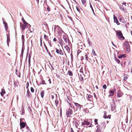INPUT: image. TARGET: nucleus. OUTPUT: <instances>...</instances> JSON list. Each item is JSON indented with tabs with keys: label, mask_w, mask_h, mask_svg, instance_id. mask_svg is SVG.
<instances>
[{
	"label": "nucleus",
	"mask_w": 132,
	"mask_h": 132,
	"mask_svg": "<svg viewBox=\"0 0 132 132\" xmlns=\"http://www.w3.org/2000/svg\"><path fill=\"white\" fill-rule=\"evenodd\" d=\"M117 37L120 40H124L125 39L124 37L123 36L121 31L120 30L116 31Z\"/></svg>",
	"instance_id": "obj_1"
},
{
	"label": "nucleus",
	"mask_w": 132,
	"mask_h": 132,
	"mask_svg": "<svg viewBox=\"0 0 132 132\" xmlns=\"http://www.w3.org/2000/svg\"><path fill=\"white\" fill-rule=\"evenodd\" d=\"M89 121L87 120H83L82 121V122L81 126L84 125H87L89 126V127H91V120H90Z\"/></svg>",
	"instance_id": "obj_2"
},
{
	"label": "nucleus",
	"mask_w": 132,
	"mask_h": 132,
	"mask_svg": "<svg viewBox=\"0 0 132 132\" xmlns=\"http://www.w3.org/2000/svg\"><path fill=\"white\" fill-rule=\"evenodd\" d=\"M97 129L96 131V132H101V129H104L105 127V124L104 123H102L101 125H98L96 126Z\"/></svg>",
	"instance_id": "obj_3"
},
{
	"label": "nucleus",
	"mask_w": 132,
	"mask_h": 132,
	"mask_svg": "<svg viewBox=\"0 0 132 132\" xmlns=\"http://www.w3.org/2000/svg\"><path fill=\"white\" fill-rule=\"evenodd\" d=\"M124 46L126 48L127 52L129 53L130 51V46L128 42L126 41L124 43Z\"/></svg>",
	"instance_id": "obj_4"
},
{
	"label": "nucleus",
	"mask_w": 132,
	"mask_h": 132,
	"mask_svg": "<svg viewBox=\"0 0 132 132\" xmlns=\"http://www.w3.org/2000/svg\"><path fill=\"white\" fill-rule=\"evenodd\" d=\"M126 3L125 2H123L122 3V5L120 7V9L123 12L127 13V10L126 9Z\"/></svg>",
	"instance_id": "obj_5"
},
{
	"label": "nucleus",
	"mask_w": 132,
	"mask_h": 132,
	"mask_svg": "<svg viewBox=\"0 0 132 132\" xmlns=\"http://www.w3.org/2000/svg\"><path fill=\"white\" fill-rule=\"evenodd\" d=\"M20 26L22 28V31H23L25 28L30 27L31 26L29 24H23L20 23Z\"/></svg>",
	"instance_id": "obj_6"
},
{
	"label": "nucleus",
	"mask_w": 132,
	"mask_h": 132,
	"mask_svg": "<svg viewBox=\"0 0 132 132\" xmlns=\"http://www.w3.org/2000/svg\"><path fill=\"white\" fill-rule=\"evenodd\" d=\"M73 110L70 109H69L66 110V114L67 117H69L72 114Z\"/></svg>",
	"instance_id": "obj_7"
},
{
	"label": "nucleus",
	"mask_w": 132,
	"mask_h": 132,
	"mask_svg": "<svg viewBox=\"0 0 132 132\" xmlns=\"http://www.w3.org/2000/svg\"><path fill=\"white\" fill-rule=\"evenodd\" d=\"M57 28L58 29L57 32L59 34H62L63 31L62 29L57 26H55L54 28V31H55Z\"/></svg>",
	"instance_id": "obj_8"
},
{
	"label": "nucleus",
	"mask_w": 132,
	"mask_h": 132,
	"mask_svg": "<svg viewBox=\"0 0 132 132\" xmlns=\"http://www.w3.org/2000/svg\"><path fill=\"white\" fill-rule=\"evenodd\" d=\"M111 110L113 111L116 109V105L115 103L114 102H113L111 104Z\"/></svg>",
	"instance_id": "obj_9"
},
{
	"label": "nucleus",
	"mask_w": 132,
	"mask_h": 132,
	"mask_svg": "<svg viewBox=\"0 0 132 132\" xmlns=\"http://www.w3.org/2000/svg\"><path fill=\"white\" fill-rule=\"evenodd\" d=\"M63 39L66 43H67L68 40V38L67 35H65L63 36Z\"/></svg>",
	"instance_id": "obj_10"
},
{
	"label": "nucleus",
	"mask_w": 132,
	"mask_h": 132,
	"mask_svg": "<svg viewBox=\"0 0 132 132\" xmlns=\"http://www.w3.org/2000/svg\"><path fill=\"white\" fill-rule=\"evenodd\" d=\"M86 107L89 109H90L94 106V105L92 103H87L85 105Z\"/></svg>",
	"instance_id": "obj_11"
},
{
	"label": "nucleus",
	"mask_w": 132,
	"mask_h": 132,
	"mask_svg": "<svg viewBox=\"0 0 132 132\" xmlns=\"http://www.w3.org/2000/svg\"><path fill=\"white\" fill-rule=\"evenodd\" d=\"M2 20L3 21V23L4 24V26L6 31L7 30V29H8V27L7 26V23L5 22L4 21V18H2Z\"/></svg>",
	"instance_id": "obj_12"
},
{
	"label": "nucleus",
	"mask_w": 132,
	"mask_h": 132,
	"mask_svg": "<svg viewBox=\"0 0 132 132\" xmlns=\"http://www.w3.org/2000/svg\"><path fill=\"white\" fill-rule=\"evenodd\" d=\"M20 125L21 129L23 128L26 126V123L23 122H20Z\"/></svg>",
	"instance_id": "obj_13"
},
{
	"label": "nucleus",
	"mask_w": 132,
	"mask_h": 132,
	"mask_svg": "<svg viewBox=\"0 0 132 132\" xmlns=\"http://www.w3.org/2000/svg\"><path fill=\"white\" fill-rule=\"evenodd\" d=\"M104 118H110V116L109 115L108 116H107L106 115V112L105 111H104Z\"/></svg>",
	"instance_id": "obj_14"
},
{
	"label": "nucleus",
	"mask_w": 132,
	"mask_h": 132,
	"mask_svg": "<svg viewBox=\"0 0 132 132\" xmlns=\"http://www.w3.org/2000/svg\"><path fill=\"white\" fill-rule=\"evenodd\" d=\"M74 104L77 108H78L79 109H81V105L80 104L75 102L74 103Z\"/></svg>",
	"instance_id": "obj_15"
},
{
	"label": "nucleus",
	"mask_w": 132,
	"mask_h": 132,
	"mask_svg": "<svg viewBox=\"0 0 132 132\" xmlns=\"http://www.w3.org/2000/svg\"><path fill=\"white\" fill-rule=\"evenodd\" d=\"M113 18L114 22H116L117 25H119L120 24V23L118 20L117 17H113Z\"/></svg>",
	"instance_id": "obj_16"
},
{
	"label": "nucleus",
	"mask_w": 132,
	"mask_h": 132,
	"mask_svg": "<svg viewBox=\"0 0 132 132\" xmlns=\"http://www.w3.org/2000/svg\"><path fill=\"white\" fill-rule=\"evenodd\" d=\"M5 93V92L4 89H2L1 90V94L2 96H3L4 94Z\"/></svg>",
	"instance_id": "obj_17"
},
{
	"label": "nucleus",
	"mask_w": 132,
	"mask_h": 132,
	"mask_svg": "<svg viewBox=\"0 0 132 132\" xmlns=\"http://www.w3.org/2000/svg\"><path fill=\"white\" fill-rule=\"evenodd\" d=\"M87 99L89 101H91L92 100V95H88L87 96Z\"/></svg>",
	"instance_id": "obj_18"
},
{
	"label": "nucleus",
	"mask_w": 132,
	"mask_h": 132,
	"mask_svg": "<svg viewBox=\"0 0 132 132\" xmlns=\"http://www.w3.org/2000/svg\"><path fill=\"white\" fill-rule=\"evenodd\" d=\"M22 46H24V36L23 35H22Z\"/></svg>",
	"instance_id": "obj_19"
},
{
	"label": "nucleus",
	"mask_w": 132,
	"mask_h": 132,
	"mask_svg": "<svg viewBox=\"0 0 132 132\" xmlns=\"http://www.w3.org/2000/svg\"><path fill=\"white\" fill-rule=\"evenodd\" d=\"M64 48L69 53L70 52V48L67 45L65 46Z\"/></svg>",
	"instance_id": "obj_20"
},
{
	"label": "nucleus",
	"mask_w": 132,
	"mask_h": 132,
	"mask_svg": "<svg viewBox=\"0 0 132 132\" xmlns=\"http://www.w3.org/2000/svg\"><path fill=\"white\" fill-rule=\"evenodd\" d=\"M116 91V90H115V89H114L112 90H110L109 93L113 95L114 94V92Z\"/></svg>",
	"instance_id": "obj_21"
},
{
	"label": "nucleus",
	"mask_w": 132,
	"mask_h": 132,
	"mask_svg": "<svg viewBox=\"0 0 132 132\" xmlns=\"http://www.w3.org/2000/svg\"><path fill=\"white\" fill-rule=\"evenodd\" d=\"M7 46H9V42L10 41V37L9 36H8L7 35Z\"/></svg>",
	"instance_id": "obj_22"
},
{
	"label": "nucleus",
	"mask_w": 132,
	"mask_h": 132,
	"mask_svg": "<svg viewBox=\"0 0 132 132\" xmlns=\"http://www.w3.org/2000/svg\"><path fill=\"white\" fill-rule=\"evenodd\" d=\"M30 92H29L28 89L27 90V96L28 98L30 96Z\"/></svg>",
	"instance_id": "obj_23"
},
{
	"label": "nucleus",
	"mask_w": 132,
	"mask_h": 132,
	"mask_svg": "<svg viewBox=\"0 0 132 132\" xmlns=\"http://www.w3.org/2000/svg\"><path fill=\"white\" fill-rule=\"evenodd\" d=\"M122 57H126L125 55V54H121V55H120L119 56H118V57L119 59H120V58H121Z\"/></svg>",
	"instance_id": "obj_24"
},
{
	"label": "nucleus",
	"mask_w": 132,
	"mask_h": 132,
	"mask_svg": "<svg viewBox=\"0 0 132 132\" xmlns=\"http://www.w3.org/2000/svg\"><path fill=\"white\" fill-rule=\"evenodd\" d=\"M44 92L43 90L42 91L40 92V95L41 97L43 98L44 97Z\"/></svg>",
	"instance_id": "obj_25"
},
{
	"label": "nucleus",
	"mask_w": 132,
	"mask_h": 132,
	"mask_svg": "<svg viewBox=\"0 0 132 132\" xmlns=\"http://www.w3.org/2000/svg\"><path fill=\"white\" fill-rule=\"evenodd\" d=\"M79 76L80 81H82L83 80V78L81 76V74H80L79 75L78 74Z\"/></svg>",
	"instance_id": "obj_26"
},
{
	"label": "nucleus",
	"mask_w": 132,
	"mask_h": 132,
	"mask_svg": "<svg viewBox=\"0 0 132 132\" xmlns=\"http://www.w3.org/2000/svg\"><path fill=\"white\" fill-rule=\"evenodd\" d=\"M68 74L70 76H72L73 75V73L72 71L70 70H69L68 71Z\"/></svg>",
	"instance_id": "obj_27"
},
{
	"label": "nucleus",
	"mask_w": 132,
	"mask_h": 132,
	"mask_svg": "<svg viewBox=\"0 0 132 132\" xmlns=\"http://www.w3.org/2000/svg\"><path fill=\"white\" fill-rule=\"evenodd\" d=\"M88 43V44L89 46H90L92 45V43L90 41L89 39L88 38L87 40Z\"/></svg>",
	"instance_id": "obj_28"
},
{
	"label": "nucleus",
	"mask_w": 132,
	"mask_h": 132,
	"mask_svg": "<svg viewBox=\"0 0 132 132\" xmlns=\"http://www.w3.org/2000/svg\"><path fill=\"white\" fill-rule=\"evenodd\" d=\"M82 3L83 5H85L86 3V0H81Z\"/></svg>",
	"instance_id": "obj_29"
},
{
	"label": "nucleus",
	"mask_w": 132,
	"mask_h": 132,
	"mask_svg": "<svg viewBox=\"0 0 132 132\" xmlns=\"http://www.w3.org/2000/svg\"><path fill=\"white\" fill-rule=\"evenodd\" d=\"M115 60L116 62L118 64L120 63V61L119 60L117 59L115 57Z\"/></svg>",
	"instance_id": "obj_30"
},
{
	"label": "nucleus",
	"mask_w": 132,
	"mask_h": 132,
	"mask_svg": "<svg viewBox=\"0 0 132 132\" xmlns=\"http://www.w3.org/2000/svg\"><path fill=\"white\" fill-rule=\"evenodd\" d=\"M22 21L23 24H28L26 22L25 20L23 18H22Z\"/></svg>",
	"instance_id": "obj_31"
},
{
	"label": "nucleus",
	"mask_w": 132,
	"mask_h": 132,
	"mask_svg": "<svg viewBox=\"0 0 132 132\" xmlns=\"http://www.w3.org/2000/svg\"><path fill=\"white\" fill-rule=\"evenodd\" d=\"M121 96V93L120 92H119L117 94V97H120Z\"/></svg>",
	"instance_id": "obj_32"
},
{
	"label": "nucleus",
	"mask_w": 132,
	"mask_h": 132,
	"mask_svg": "<svg viewBox=\"0 0 132 132\" xmlns=\"http://www.w3.org/2000/svg\"><path fill=\"white\" fill-rule=\"evenodd\" d=\"M92 53L94 55H96L95 53V51L94 49H93L92 50Z\"/></svg>",
	"instance_id": "obj_33"
},
{
	"label": "nucleus",
	"mask_w": 132,
	"mask_h": 132,
	"mask_svg": "<svg viewBox=\"0 0 132 132\" xmlns=\"http://www.w3.org/2000/svg\"><path fill=\"white\" fill-rule=\"evenodd\" d=\"M75 125L76 127L77 128L78 127V122L76 121H75Z\"/></svg>",
	"instance_id": "obj_34"
},
{
	"label": "nucleus",
	"mask_w": 132,
	"mask_h": 132,
	"mask_svg": "<svg viewBox=\"0 0 132 132\" xmlns=\"http://www.w3.org/2000/svg\"><path fill=\"white\" fill-rule=\"evenodd\" d=\"M119 21L120 22H122L123 23H124V22H125V21H124V20H123L121 18H119Z\"/></svg>",
	"instance_id": "obj_35"
},
{
	"label": "nucleus",
	"mask_w": 132,
	"mask_h": 132,
	"mask_svg": "<svg viewBox=\"0 0 132 132\" xmlns=\"http://www.w3.org/2000/svg\"><path fill=\"white\" fill-rule=\"evenodd\" d=\"M59 54H60L61 55H63V53L62 50H60V52H59Z\"/></svg>",
	"instance_id": "obj_36"
},
{
	"label": "nucleus",
	"mask_w": 132,
	"mask_h": 132,
	"mask_svg": "<svg viewBox=\"0 0 132 132\" xmlns=\"http://www.w3.org/2000/svg\"><path fill=\"white\" fill-rule=\"evenodd\" d=\"M56 49V52L58 54H59V52H60V50H59V49H57L56 48H55Z\"/></svg>",
	"instance_id": "obj_37"
},
{
	"label": "nucleus",
	"mask_w": 132,
	"mask_h": 132,
	"mask_svg": "<svg viewBox=\"0 0 132 132\" xmlns=\"http://www.w3.org/2000/svg\"><path fill=\"white\" fill-rule=\"evenodd\" d=\"M97 120H98L97 119H95V120H94V122H95V125H97V124H98V122H97Z\"/></svg>",
	"instance_id": "obj_38"
},
{
	"label": "nucleus",
	"mask_w": 132,
	"mask_h": 132,
	"mask_svg": "<svg viewBox=\"0 0 132 132\" xmlns=\"http://www.w3.org/2000/svg\"><path fill=\"white\" fill-rule=\"evenodd\" d=\"M14 85L15 87L18 86V83L16 82H14Z\"/></svg>",
	"instance_id": "obj_39"
},
{
	"label": "nucleus",
	"mask_w": 132,
	"mask_h": 132,
	"mask_svg": "<svg viewBox=\"0 0 132 132\" xmlns=\"http://www.w3.org/2000/svg\"><path fill=\"white\" fill-rule=\"evenodd\" d=\"M106 85L105 84H104V85H103V88L104 89H106Z\"/></svg>",
	"instance_id": "obj_40"
},
{
	"label": "nucleus",
	"mask_w": 132,
	"mask_h": 132,
	"mask_svg": "<svg viewBox=\"0 0 132 132\" xmlns=\"http://www.w3.org/2000/svg\"><path fill=\"white\" fill-rule=\"evenodd\" d=\"M85 59H86V60H88V56L87 54H86L85 55Z\"/></svg>",
	"instance_id": "obj_41"
},
{
	"label": "nucleus",
	"mask_w": 132,
	"mask_h": 132,
	"mask_svg": "<svg viewBox=\"0 0 132 132\" xmlns=\"http://www.w3.org/2000/svg\"><path fill=\"white\" fill-rule=\"evenodd\" d=\"M51 41H48V43L49 44V45L51 47L52 46V45L51 44Z\"/></svg>",
	"instance_id": "obj_42"
},
{
	"label": "nucleus",
	"mask_w": 132,
	"mask_h": 132,
	"mask_svg": "<svg viewBox=\"0 0 132 132\" xmlns=\"http://www.w3.org/2000/svg\"><path fill=\"white\" fill-rule=\"evenodd\" d=\"M24 52V50L23 48L22 47V48L21 51V55H22L23 56V53Z\"/></svg>",
	"instance_id": "obj_43"
},
{
	"label": "nucleus",
	"mask_w": 132,
	"mask_h": 132,
	"mask_svg": "<svg viewBox=\"0 0 132 132\" xmlns=\"http://www.w3.org/2000/svg\"><path fill=\"white\" fill-rule=\"evenodd\" d=\"M31 92H32V93H33L34 92V88L32 87H31Z\"/></svg>",
	"instance_id": "obj_44"
},
{
	"label": "nucleus",
	"mask_w": 132,
	"mask_h": 132,
	"mask_svg": "<svg viewBox=\"0 0 132 132\" xmlns=\"http://www.w3.org/2000/svg\"><path fill=\"white\" fill-rule=\"evenodd\" d=\"M26 129H27V130L26 131V132H28V130L29 129V128L28 126H27L26 127Z\"/></svg>",
	"instance_id": "obj_45"
},
{
	"label": "nucleus",
	"mask_w": 132,
	"mask_h": 132,
	"mask_svg": "<svg viewBox=\"0 0 132 132\" xmlns=\"http://www.w3.org/2000/svg\"><path fill=\"white\" fill-rule=\"evenodd\" d=\"M48 37L45 35H44V38L45 39H46V40H47V38Z\"/></svg>",
	"instance_id": "obj_46"
},
{
	"label": "nucleus",
	"mask_w": 132,
	"mask_h": 132,
	"mask_svg": "<svg viewBox=\"0 0 132 132\" xmlns=\"http://www.w3.org/2000/svg\"><path fill=\"white\" fill-rule=\"evenodd\" d=\"M47 10L48 11H50V8L48 5H47Z\"/></svg>",
	"instance_id": "obj_47"
},
{
	"label": "nucleus",
	"mask_w": 132,
	"mask_h": 132,
	"mask_svg": "<svg viewBox=\"0 0 132 132\" xmlns=\"http://www.w3.org/2000/svg\"><path fill=\"white\" fill-rule=\"evenodd\" d=\"M124 80L125 81H126V80H127V76H124Z\"/></svg>",
	"instance_id": "obj_48"
},
{
	"label": "nucleus",
	"mask_w": 132,
	"mask_h": 132,
	"mask_svg": "<svg viewBox=\"0 0 132 132\" xmlns=\"http://www.w3.org/2000/svg\"><path fill=\"white\" fill-rule=\"evenodd\" d=\"M80 72L83 75V72L82 69H80Z\"/></svg>",
	"instance_id": "obj_49"
},
{
	"label": "nucleus",
	"mask_w": 132,
	"mask_h": 132,
	"mask_svg": "<svg viewBox=\"0 0 132 132\" xmlns=\"http://www.w3.org/2000/svg\"><path fill=\"white\" fill-rule=\"evenodd\" d=\"M45 81L44 80H43L42 81V84H46L45 83Z\"/></svg>",
	"instance_id": "obj_50"
},
{
	"label": "nucleus",
	"mask_w": 132,
	"mask_h": 132,
	"mask_svg": "<svg viewBox=\"0 0 132 132\" xmlns=\"http://www.w3.org/2000/svg\"><path fill=\"white\" fill-rule=\"evenodd\" d=\"M29 86V83L28 82H27L26 85V88H27Z\"/></svg>",
	"instance_id": "obj_51"
},
{
	"label": "nucleus",
	"mask_w": 132,
	"mask_h": 132,
	"mask_svg": "<svg viewBox=\"0 0 132 132\" xmlns=\"http://www.w3.org/2000/svg\"><path fill=\"white\" fill-rule=\"evenodd\" d=\"M58 102L56 100H55V104H56V106H57V105L58 104Z\"/></svg>",
	"instance_id": "obj_52"
},
{
	"label": "nucleus",
	"mask_w": 132,
	"mask_h": 132,
	"mask_svg": "<svg viewBox=\"0 0 132 132\" xmlns=\"http://www.w3.org/2000/svg\"><path fill=\"white\" fill-rule=\"evenodd\" d=\"M48 81L49 82V83L50 84L51 83V79L49 78H48Z\"/></svg>",
	"instance_id": "obj_53"
},
{
	"label": "nucleus",
	"mask_w": 132,
	"mask_h": 132,
	"mask_svg": "<svg viewBox=\"0 0 132 132\" xmlns=\"http://www.w3.org/2000/svg\"><path fill=\"white\" fill-rule=\"evenodd\" d=\"M44 45L45 48L46 49V50H47V46H46V45L45 44H44Z\"/></svg>",
	"instance_id": "obj_54"
},
{
	"label": "nucleus",
	"mask_w": 132,
	"mask_h": 132,
	"mask_svg": "<svg viewBox=\"0 0 132 132\" xmlns=\"http://www.w3.org/2000/svg\"><path fill=\"white\" fill-rule=\"evenodd\" d=\"M50 64L51 65V68H52V70H54V68H53V65L51 64Z\"/></svg>",
	"instance_id": "obj_55"
},
{
	"label": "nucleus",
	"mask_w": 132,
	"mask_h": 132,
	"mask_svg": "<svg viewBox=\"0 0 132 132\" xmlns=\"http://www.w3.org/2000/svg\"><path fill=\"white\" fill-rule=\"evenodd\" d=\"M68 18L69 19H70L71 21L72 22L73 21V20H72V19L71 18V17H68Z\"/></svg>",
	"instance_id": "obj_56"
},
{
	"label": "nucleus",
	"mask_w": 132,
	"mask_h": 132,
	"mask_svg": "<svg viewBox=\"0 0 132 132\" xmlns=\"http://www.w3.org/2000/svg\"><path fill=\"white\" fill-rule=\"evenodd\" d=\"M44 25H45L46 27H48V25L45 22V23H44Z\"/></svg>",
	"instance_id": "obj_57"
},
{
	"label": "nucleus",
	"mask_w": 132,
	"mask_h": 132,
	"mask_svg": "<svg viewBox=\"0 0 132 132\" xmlns=\"http://www.w3.org/2000/svg\"><path fill=\"white\" fill-rule=\"evenodd\" d=\"M76 9H77V10L78 11V12H79L80 10L78 9V8L76 6Z\"/></svg>",
	"instance_id": "obj_58"
},
{
	"label": "nucleus",
	"mask_w": 132,
	"mask_h": 132,
	"mask_svg": "<svg viewBox=\"0 0 132 132\" xmlns=\"http://www.w3.org/2000/svg\"><path fill=\"white\" fill-rule=\"evenodd\" d=\"M84 59V57L82 56L81 57V61H82Z\"/></svg>",
	"instance_id": "obj_59"
},
{
	"label": "nucleus",
	"mask_w": 132,
	"mask_h": 132,
	"mask_svg": "<svg viewBox=\"0 0 132 132\" xmlns=\"http://www.w3.org/2000/svg\"><path fill=\"white\" fill-rule=\"evenodd\" d=\"M53 41L54 42H56V39L55 38H54L53 39Z\"/></svg>",
	"instance_id": "obj_60"
},
{
	"label": "nucleus",
	"mask_w": 132,
	"mask_h": 132,
	"mask_svg": "<svg viewBox=\"0 0 132 132\" xmlns=\"http://www.w3.org/2000/svg\"><path fill=\"white\" fill-rule=\"evenodd\" d=\"M90 7L92 9V10L93 11V8L92 7V6L91 4H90Z\"/></svg>",
	"instance_id": "obj_61"
},
{
	"label": "nucleus",
	"mask_w": 132,
	"mask_h": 132,
	"mask_svg": "<svg viewBox=\"0 0 132 132\" xmlns=\"http://www.w3.org/2000/svg\"><path fill=\"white\" fill-rule=\"evenodd\" d=\"M111 43H112V45H113V46H114L115 47H116V46L115 45L113 44V43L112 42Z\"/></svg>",
	"instance_id": "obj_62"
},
{
	"label": "nucleus",
	"mask_w": 132,
	"mask_h": 132,
	"mask_svg": "<svg viewBox=\"0 0 132 132\" xmlns=\"http://www.w3.org/2000/svg\"><path fill=\"white\" fill-rule=\"evenodd\" d=\"M71 132H74L72 128H71Z\"/></svg>",
	"instance_id": "obj_63"
},
{
	"label": "nucleus",
	"mask_w": 132,
	"mask_h": 132,
	"mask_svg": "<svg viewBox=\"0 0 132 132\" xmlns=\"http://www.w3.org/2000/svg\"><path fill=\"white\" fill-rule=\"evenodd\" d=\"M113 95H112V94H109V97H110V96H113Z\"/></svg>",
	"instance_id": "obj_64"
}]
</instances>
